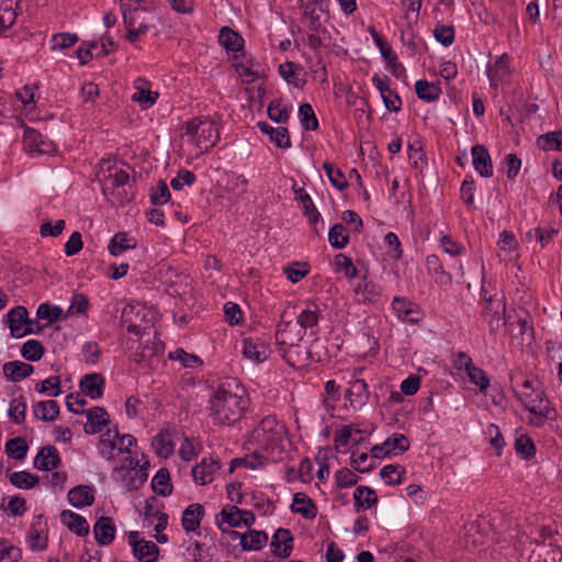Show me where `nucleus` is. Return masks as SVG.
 I'll return each mask as SVG.
<instances>
[{
  "instance_id": "f257e3e1",
  "label": "nucleus",
  "mask_w": 562,
  "mask_h": 562,
  "mask_svg": "<svg viewBox=\"0 0 562 562\" xmlns=\"http://www.w3.org/2000/svg\"><path fill=\"white\" fill-rule=\"evenodd\" d=\"M211 417L214 424L233 425L240 419L247 401L241 396L218 386L210 398Z\"/></svg>"
},
{
  "instance_id": "f03ea898",
  "label": "nucleus",
  "mask_w": 562,
  "mask_h": 562,
  "mask_svg": "<svg viewBox=\"0 0 562 562\" xmlns=\"http://www.w3.org/2000/svg\"><path fill=\"white\" fill-rule=\"evenodd\" d=\"M187 135H190L201 151H209L220 140V131L216 123L209 116H196L183 125Z\"/></svg>"
},
{
  "instance_id": "7ed1b4c3",
  "label": "nucleus",
  "mask_w": 562,
  "mask_h": 562,
  "mask_svg": "<svg viewBox=\"0 0 562 562\" xmlns=\"http://www.w3.org/2000/svg\"><path fill=\"white\" fill-rule=\"evenodd\" d=\"M285 434V426L276 416L268 415L252 430L251 438L263 449L273 451L281 447Z\"/></svg>"
},
{
  "instance_id": "20e7f679",
  "label": "nucleus",
  "mask_w": 562,
  "mask_h": 562,
  "mask_svg": "<svg viewBox=\"0 0 562 562\" xmlns=\"http://www.w3.org/2000/svg\"><path fill=\"white\" fill-rule=\"evenodd\" d=\"M4 323L8 325L11 336L14 338L40 334L44 328V326L33 328V324H37V321L29 318V312L26 307L22 305L11 308L5 315Z\"/></svg>"
},
{
  "instance_id": "39448f33",
  "label": "nucleus",
  "mask_w": 562,
  "mask_h": 562,
  "mask_svg": "<svg viewBox=\"0 0 562 562\" xmlns=\"http://www.w3.org/2000/svg\"><path fill=\"white\" fill-rule=\"evenodd\" d=\"M535 390H526L525 392L518 394L520 402L524 407L535 415L536 426H541L547 419L554 420L558 416L554 408L550 406V402L546 398V394L543 391L537 393V398H539V404H536V400H533Z\"/></svg>"
},
{
  "instance_id": "423d86ee",
  "label": "nucleus",
  "mask_w": 562,
  "mask_h": 562,
  "mask_svg": "<svg viewBox=\"0 0 562 562\" xmlns=\"http://www.w3.org/2000/svg\"><path fill=\"white\" fill-rule=\"evenodd\" d=\"M483 294L484 306L482 310V317L490 327V333H496L501 327V321L505 314L506 304L504 301H494L492 296H487V291L484 286L481 290Z\"/></svg>"
},
{
  "instance_id": "0eeeda50",
  "label": "nucleus",
  "mask_w": 562,
  "mask_h": 562,
  "mask_svg": "<svg viewBox=\"0 0 562 562\" xmlns=\"http://www.w3.org/2000/svg\"><path fill=\"white\" fill-rule=\"evenodd\" d=\"M128 543L133 549V554L140 562H155L159 555V548L153 541L139 538L138 531H130Z\"/></svg>"
},
{
  "instance_id": "6e6552de",
  "label": "nucleus",
  "mask_w": 562,
  "mask_h": 562,
  "mask_svg": "<svg viewBox=\"0 0 562 562\" xmlns=\"http://www.w3.org/2000/svg\"><path fill=\"white\" fill-rule=\"evenodd\" d=\"M291 325V322H284L283 319L278 324L276 331V340L280 346V352L285 361L291 366H295V361L293 360V353H299L300 345L293 342V340H289L285 337L286 328Z\"/></svg>"
},
{
  "instance_id": "1a4fd4ad",
  "label": "nucleus",
  "mask_w": 562,
  "mask_h": 562,
  "mask_svg": "<svg viewBox=\"0 0 562 562\" xmlns=\"http://www.w3.org/2000/svg\"><path fill=\"white\" fill-rule=\"evenodd\" d=\"M60 464L61 458L55 446H44L34 458V468L40 471H50Z\"/></svg>"
},
{
  "instance_id": "9d476101",
  "label": "nucleus",
  "mask_w": 562,
  "mask_h": 562,
  "mask_svg": "<svg viewBox=\"0 0 562 562\" xmlns=\"http://www.w3.org/2000/svg\"><path fill=\"white\" fill-rule=\"evenodd\" d=\"M293 541L294 538L289 529H277L270 543L273 554L282 559L289 558L293 550Z\"/></svg>"
},
{
  "instance_id": "9b49d317",
  "label": "nucleus",
  "mask_w": 562,
  "mask_h": 562,
  "mask_svg": "<svg viewBox=\"0 0 562 562\" xmlns=\"http://www.w3.org/2000/svg\"><path fill=\"white\" fill-rule=\"evenodd\" d=\"M472 164L474 169L483 178L493 176L492 158L487 148L484 145L476 144L471 148Z\"/></svg>"
},
{
  "instance_id": "f8f14e48",
  "label": "nucleus",
  "mask_w": 562,
  "mask_h": 562,
  "mask_svg": "<svg viewBox=\"0 0 562 562\" xmlns=\"http://www.w3.org/2000/svg\"><path fill=\"white\" fill-rule=\"evenodd\" d=\"M86 415L88 423L85 425L83 430L87 435L99 434L110 424L109 414L104 407H92L86 412Z\"/></svg>"
},
{
  "instance_id": "ddd939ff",
  "label": "nucleus",
  "mask_w": 562,
  "mask_h": 562,
  "mask_svg": "<svg viewBox=\"0 0 562 562\" xmlns=\"http://www.w3.org/2000/svg\"><path fill=\"white\" fill-rule=\"evenodd\" d=\"M81 392L90 398H100L103 395L105 379L101 373H88L79 382Z\"/></svg>"
},
{
  "instance_id": "4468645a",
  "label": "nucleus",
  "mask_w": 562,
  "mask_h": 562,
  "mask_svg": "<svg viewBox=\"0 0 562 562\" xmlns=\"http://www.w3.org/2000/svg\"><path fill=\"white\" fill-rule=\"evenodd\" d=\"M116 527L111 517L101 516L94 524L93 533L95 541L101 546H109L115 539Z\"/></svg>"
},
{
  "instance_id": "2eb2a0df",
  "label": "nucleus",
  "mask_w": 562,
  "mask_h": 562,
  "mask_svg": "<svg viewBox=\"0 0 562 562\" xmlns=\"http://www.w3.org/2000/svg\"><path fill=\"white\" fill-rule=\"evenodd\" d=\"M221 468L220 460L204 458L192 469V476L196 484L206 485L213 481V474Z\"/></svg>"
},
{
  "instance_id": "dca6fc26",
  "label": "nucleus",
  "mask_w": 562,
  "mask_h": 562,
  "mask_svg": "<svg viewBox=\"0 0 562 562\" xmlns=\"http://www.w3.org/2000/svg\"><path fill=\"white\" fill-rule=\"evenodd\" d=\"M218 44L223 46L227 53L241 52V55H244L245 41L243 36L237 31L228 26H223L220 30Z\"/></svg>"
},
{
  "instance_id": "f3484780",
  "label": "nucleus",
  "mask_w": 562,
  "mask_h": 562,
  "mask_svg": "<svg viewBox=\"0 0 562 562\" xmlns=\"http://www.w3.org/2000/svg\"><path fill=\"white\" fill-rule=\"evenodd\" d=\"M205 515L204 507L199 503L189 505L182 513L181 525L186 532L196 531Z\"/></svg>"
},
{
  "instance_id": "a211bd4d",
  "label": "nucleus",
  "mask_w": 562,
  "mask_h": 562,
  "mask_svg": "<svg viewBox=\"0 0 562 562\" xmlns=\"http://www.w3.org/2000/svg\"><path fill=\"white\" fill-rule=\"evenodd\" d=\"M392 308L402 321L411 324L419 322V313L415 308V304L406 297L395 296L392 302Z\"/></svg>"
},
{
  "instance_id": "6ab92c4d",
  "label": "nucleus",
  "mask_w": 562,
  "mask_h": 562,
  "mask_svg": "<svg viewBox=\"0 0 562 562\" xmlns=\"http://www.w3.org/2000/svg\"><path fill=\"white\" fill-rule=\"evenodd\" d=\"M257 127L261 133L269 136L271 143H273L277 147L286 149L291 147L290 134L286 127H272L267 122H258Z\"/></svg>"
},
{
  "instance_id": "aec40b11",
  "label": "nucleus",
  "mask_w": 562,
  "mask_h": 562,
  "mask_svg": "<svg viewBox=\"0 0 562 562\" xmlns=\"http://www.w3.org/2000/svg\"><path fill=\"white\" fill-rule=\"evenodd\" d=\"M370 397L368 384L362 379H357L350 383V387L345 393V398L351 406H363Z\"/></svg>"
},
{
  "instance_id": "412c9836",
  "label": "nucleus",
  "mask_w": 562,
  "mask_h": 562,
  "mask_svg": "<svg viewBox=\"0 0 562 562\" xmlns=\"http://www.w3.org/2000/svg\"><path fill=\"white\" fill-rule=\"evenodd\" d=\"M60 520L78 537H85L89 533V524L87 519L77 513L65 509L60 513Z\"/></svg>"
},
{
  "instance_id": "4be33fe9",
  "label": "nucleus",
  "mask_w": 562,
  "mask_h": 562,
  "mask_svg": "<svg viewBox=\"0 0 562 562\" xmlns=\"http://www.w3.org/2000/svg\"><path fill=\"white\" fill-rule=\"evenodd\" d=\"M279 75L286 80L288 83L293 85L295 88H303L306 83L304 78L303 67L294 61H285L279 66Z\"/></svg>"
},
{
  "instance_id": "5701e85b",
  "label": "nucleus",
  "mask_w": 562,
  "mask_h": 562,
  "mask_svg": "<svg viewBox=\"0 0 562 562\" xmlns=\"http://www.w3.org/2000/svg\"><path fill=\"white\" fill-rule=\"evenodd\" d=\"M67 497L74 507L82 508L94 503V491L89 485H77L68 492Z\"/></svg>"
},
{
  "instance_id": "b1692460",
  "label": "nucleus",
  "mask_w": 562,
  "mask_h": 562,
  "mask_svg": "<svg viewBox=\"0 0 562 562\" xmlns=\"http://www.w3.org/2000/svg\"><path fill=\"white\" fill-rule=\"evenodd\" d=\"M291 510L306 519H314L317 515V507L314 501L302 492L294 494Z\"/></svg>"
},
{
  "instance_id": "393cba45",
  "label": "nucleus",
  "mask_w": 562,
  "mask_h": 562,
  "mask_svg": "<svg viewBox=\"0 0 562 562\" xmlns=\"http://www.w3.org/2000/svg\"><path fill=\"white\" fill-rule=\"evenodd\" d=\"M2 370L4 376L11 382H19L29 378L34 372L32 364L18 360L5 362Z\"/></svg>"
},
{
  "instance_id": "a878e982",
  "label": "nucleus",
  "mask_w": 562,
  "mask_h": 562,
  "mask_svg": "<svg viewBox=\"0 0 562 562\" xmlns=\"http://www.w3.org/2000/svg\"><path fill=\"white\" fill-rule=\"evenodd\" d=\"M426 269L429 274L435 278L436 283L439 285H451L452 277L446 272L443 266L437 255H428L426 257Z\"/></svg>"
},
{
  "instance_id": "bb28decb",
  "label": "nucleus",
  "mask_w": 562,
  "mask_h": 562,
  "mask_svg": "<svg viewBox=\"0 0 562 562\" xmlns=\"http://www.w3.org/2000/svg\"><path fill=\"white\" fill-rule=\"evenodd\" d=\"M355 512L359 513L363 508L375 506L379 502L376 492L364 485L357 486L353 492Z\"/></svg>"
},
{
  "instance_id": "cd10ccee",
  "label": "nucleus",
  "mask_w": 562,
  "mask_h": 562,
  "mask_svg": "<svg viewBox=\"0 0 562 562\" xmlns=\"http://www.w3.org/2000/svg\"><path fill=\"white\" fill-rule=\"evenodd\" d=\"M25 138L30 143L32 151L47 155L56 153L55 143L49 139H44L43 135L35 130H26Z\"/></svg>"
},
{
  "instance_id": "c85d7f7f",
  "label": "nucleus",
  "mask_w": 562,
  "mask_h": 562,
  "mask_svg": "<svg viewBox=\"0 0 562 562\" xmlns=\"http://www.w3.org/2000/svg\"><path fill=\"white\" fill-rule=\"evenodd\" d=\"M135 83L136 92L133 94L132 100L145 104L146 108L153 106L159 98V93L151 91L149 89L150 82L144 78H138Z\"/></svg>"
},
{
  "instance_id": "c756f323",
  "label": "nucleus",
  "mask_w": 562,
  "mask_h": 562,
  "mask_svg": "<svg viewBox=\"0 0 562 562\" xmlns=\"http://www.w3.org/2000/svg\"><path fill=\"white\" fill-rule=\"evenodd\" d=\"M60 413L59 404L55 400L40 401L33 405L34 417L43 422H54Z\"/></svg>"
},
{
  "instance_id": "7c9ffc66",
  "label": "nucleus",
  "mask_w": 562,
  "mask_h": 562,
  "mask_svg": "<svg viewBox=\"0 0 562 562\" xmlns=\"http://www.w3.org/2000/svg\"><path fill=\"white\" fill-rule=\"evenodd\" d=\"M415 92L418 99L425 102H435L440 98L442 90L439 81L428 82L420 79L415 82Z\"/></svg>"
},
{
  "instance_id": "2f4dec72",
  "label": "nucleus",
  "mask_w": 562,
  "mask_h": 562,
  "mask_svg": "<svg viewBox=\"0 0 562 562\" xmlns=\"http://www.w3.org/2000/svg\"><path fill=\"white\" fill-rule=\"evenodd\" d=\"M293 190L296 194V199L303 204V214L308 218V222L313 226L315 234H318L316 225L321 220V214L315 207L311 196L304 191V189L294 188Z\"/></svg>"
},
{
  "instance_id": "473e14b6",
  "label": "nucleus",
  "mask_w": 562,
  "mask_h": 562,
  "mask_svg": "<svg viewBox=\"0 0 562 562\" xmlns=\"http://www.w3.org/2000/svg\"><path fill=\"white\" fill-rule=\"evenodd\" d=\"M236 505H226L215 517V524L221 530L222 528L228 527V529L238 528L243 524L240 521V514L235 513Z\"/></svg>"
},
{
  "instance_id": "72a5a7b5",
  "label": "nucleus",
  "mask_w": 562,
  "mask_h": 562,
  "mask_svg": "<svg viewBox=\"0 0 562 562\" xmlns=\"http://www.w3.org/2000/svg\"><path fill=\"white\" fill-rule=\"evenodd\" d=\"M151 488L159 496L167 497L172 494L173 486L167 468L164 467L157 471L151 481Z\"/></svg>"
},
{
  "instance_id": "f704fd0d",
  "label": "nucleus",
  "mask_w": 562,
  "mask_h": 562,
  "mask_svg": "<svg viewBox=\"0 0 562 562\" xmlns=\"http://www.w3.org/2000/svg\"><path fill=\"white\" fill-rule=\"evenodd\" d=\"M530 559L533 562H561L562 551L552 544H538V548L532 550Z\"/></svg>"
},
{
  "instance_id": "c9c22d12",
  "label": "nucleus",
  "mask_w": 562,
  "mask_h": 562,
  "mask_svg": "<svg viewBox=\"0 0 562 562\" xmlns=\"http://www.w3.org/2000/svg\"><path fill=\"white\" fill-rule=\"evenodd\" d=\"M241 539V549L244 551H258L266 547L268 542V533L266 531H258L249 529L244 533Z\"/></svg>"
},
{
  "instance_id": "e433bc0d",
  "label": "nucleus",
  "mask_w": 562,
  "mask_h": 562,
  "mask_svg": "<svg viewBox=\"0 0 562 562\" xmlns=\"http://www.w3.org/2000/svg\"><path fill=\"white\" fill-rule=\"evenodd\" d=\"M119 437H120V431H119L117 426H114L113 428L108 429L100 437L99 445H100V447H102L100 449V452L103 456H106L108 459H110V460L114 459L113 451L115 449L119 450V445L116 442L119 440Z\"/></svg>"
},
{
  "instance_id": "4c0bfd02",
  "label": "nucleus",
  "mask_w": 562,
  "mask_h": 562,
  "mask_svg": "<svg viewBox=\"0 0 562 562\" xmlns=\"http://www.w3.org/2000/svg\"><path fill=\"white\" fill-rule=\"evenodd\" d=\"M136 241L134 238H130L125 232L116 233L108 245V250L112 256H119L127 249H134Z\"/></svg>"
},
{
  "instance_id": "58836bf2",
  "label": "nucleus",
  "mask_w": 562,
  "mask_h": 562,
  "mask_svg": "<svg viewBox=\"0 0 562 562\" xmlns=\"http://www.w3.org/2000/svg\"><path fill=\"white\" fill-rule=\"evenodd\" d=\"M267 347L263 344H256L251 338L243 339V356L247 359L252 360L256 363H260L267 358Z\"/></svg>"
},
{
  "instance_id": "ea45409f",
  "label": "nucleus",
  "mask_w": 562,
  "mask_h": 562,
  "mask_svg": "<svg viewBox=\"0 0 562 562\" xmlns=\"http://www.w3.org/2000/svg\"><path fill=\"white\" fill-rule=\"evenodd\" d=\"M321 311L315 302H306V307L299 314L297 323L303 328H312L318 324Z\"/></svg>"
},
{
  "instance_id": "a19ab883",
  "label": "nucleus",
  "mask_w": 562,
  "mask_h": 562,
  "mask_svg": "<svg viewBox=\"0 0 562 562\" xmlns=\"http://www.w3.org/2000/svg\"><path fill=\"white\" fill-rule=\"evenodd\" d=\"M537 146L544 150H558L562 151V131H552L538 136Z\"/></svg>"
},
{
  "instance_id": "79ce46f5",
  "label": "nucleus",
  "mask_w": 562,
  "mask_h": 562,
  "mask_svg": "<svg viewBox=\"0 0 562 562\" xmlns=\"http://www.w3.org/2000/svg\"><path fill=\"white\" fill-rule=\"evenodd\" d=\"M5 453L14 460H23L29 451V443L23 437L9 439L4 446Z\"/></svg>"
},
{
  "instance_id": "37998d69",
  "label": "nucleus",
  "mask_w": 562,
  "mask_h": 562,
  "mask_svg": "<svg viewBox=\"0 0 562 562\" xmlns=\"http://www.w3.org/2000/svg\"><path fill=\"white\" fill-rule=\"evenodd\" d=\"M41 519H42V515H40L37 517V521H34L31 525L30 530H29L27 540H29V546L32 551H43L47 548V544H48L47 536H45V537L41 536V532H42V530L40 529V526L42 524Z\"/></svg>"
},
{
  "instance_id": "c03bdc74",
  "label": "nucleus",
  "mask_w": 562,
  "mask_h": 562,
  "mask_svg": "<svg viewBox=\"0 0 562 562\" xmlns=\"http://www.w3.org/2000/svg\"><path fill=\"white\" fill-rule=\"evenodd\" d=\"M514 448L516 453L522 457L525 460L533 459L537 452L532 438L527 434H522L516 437Z\"/></svg>"
},
{
  "instance_id": "a18cd8bd",
  "label": "nucleus",
  "mask_w": 562,
  "mask_h": 562,
  "mask_svg": "<svg viewBox=\"0 0 562 562\" xmlns=\"http://www.w3.org/2000/svg\"><path fill=\"white\" fill-rule=\"evenodd\" d=\"M401 40L412 56L423 55L427 50L425 41L416 36L412 27L408 29L407 33L402 32Z\"/></svg>"
},
{
  "instance_id": "49530a36",
  "label": "nucleus",
  "mask_w": 562,
  "mask_h": 562,
  "mask_svg": "<svg viewBox=\"0 0 562 562\" xmlns=\"http://www.w3.org/2000/svg\"><path fill=\"white\" fill-rule=\"evenodd\" d=\"M405 474V468L400 464H387L380 471L381 479L389 485L401 484Z\"/></svg>"
},
{
  "instance_id": "de8ad7c7",
  "label": "nucleus",
  "mask_w": 562,
  "mask_h": 562,
  "mask_svg": "<svg viewBox=\"0 0 562 562\" xmlns=\"http://www.w3.org/2000/svg\"><path fill=\"white\" fill-rule=\"evenodd\" d=\"M8 415L10 419L16 425H22L25 423L26 401L23 395H20L10 402Z\"/></svg>"
},
{
  "instance_id": "09e8293b",
  "label": "nucleus",
  "mask_w": 562,
  "mask_h": 562,
  "mask_svg": "<svg viewBox=\"0 0 562 562\" xmlns=\"http://www.w3.org/2000/svg\"><path fill=\"white\" fill-rule=\"evenodd\" d=\"M44 353L45 347L40 340L30 339L21 347V356L27 361L36 362L43 358Z\"/></svg>"
},
{
  "instance_id": "8fccbe9b",
  "label": "nucleus",
  "mask_w": 562,
  "mask_h": 562,
  "mask_svg": "<svg viewBox=\"0 0 562 562\" xmlns=\"http://www.w3.org/2000/svg\"><path fill=\"white\" fill-rule=\"evenodd\" d=\"M10 483L18 488H32L41 481L40 476L27 471L13 472L10 475Z\"/></svg>"
},
{
  "instance_id": "3c124183",
  "label": "nucleus",
  "mask_w": 562,
  "mask_h": 562,
  "mask_svg": "<svg viewBox=\"0 0 562 562\" xmlns=\"http://www.w3.org/2000/svg\"><path fill=\"white\" fill-rule=\"evenodd\" d=\"M299 117L304 131H316L318 128V120L310 103H302L300 105Z\"/></svg>"
},
{
  "instance_id": "603ef678",
  "label": "nucleus",
  "mask_w": 562,
  "mask_h": 562,
  "mask_svg": "<svg viewBox=\"0 0 562 562\" xmlns=\"http://www.w3.org/2000/svg\"><path fill=\"white\" fill-rule=\"evenodd\" d=\"M283 273L286 276L289 281L297 283L310 273V265L303 261H293L292 263L283 267Z\"/></svg>"
},
{
  "instance_id": "864d4df0",
  "label": "nucleus",
  "mask_w": 562,
  "mask_h": 562,
  "mask_svg": "<svg viewBox=\"0 0 562 562\" xmlns=\"http://www.w3.org/2000/svg\"><path fill=\"white\" fill-rule=\"evenodd\" d=\"M345 231L346 227L339 223L329 228L328 240L333 248L342 249L349 244V235Z\"/></svg>"
},
{
  "instance_id": "5fc2aeb1",
  "label": "nucleus",
  "mask_w": 562,
  "mask_h": 562,
  "mask_svg": "<svg viewBox=\"0 0 562 562\" xmlns=\"http://www.w3.org/2000/svg\"><path fill=\"white\" fill-rule=\"evenodd\" d=\"M381 56L385 59L386 65L389 69L391 70L392 75L395 77H398L403 71V66L397 61L396 54L392 50L391 46L385 42L381 44V46H378Z\"/></svg>"
},
{
  "instance_id": "6e6d98bb",
  "label": "nucleus",
  "mask_w": 562,
  "mask_h": 562,
  "mask_svg": "<svg viewBox=\"0 0 562 562\" xmlns=\"http://www.w3.org/2000/svg\"><path fill=\"white\" fill-rule=\"evenodd\" d=\"M323 169L325 170L330 183L339 191H342L348 188V181L346 180L345 175L339 168H335V166L325 161L323 164Z\"/></svg>"
},
{
  "instance_id": "4d7b16f0",
  "label": "nucleus",
  "mask_w": 562,
  "mask_h": 562,
  "mask_svg": "<svg viewBox=\"0 0 562 562\" xmlns=\"http://www.w3.org/2000/svg\"><path fill=\"white\" fill-rule=\"evenodd\" d=\"M35 391L41 394H47L53 397H57L61 393L60 389V376L53 375L44 381L35 384Z\"/></svg>"
},
{
  "instance_id": "13d9d810",
  "label": "nucleus",
  "mask_w": 562,
  "mask_h": 562,
  "mask_svg": "<svg viewBox=\"0 0 562 562\" xmlns=\"http://www.w3.org/2000/svg\"><path fill=\"white\" fill-rule=\"evenodd\" d=\"M171 198L168 184L165 180L160 179L157 182V186L150 188L149 190V200L154 205H161L167 203Z\"/></svg>"
},
{
  "instance_id": "bf43d9fd",
  "label": "nucleus",
  "mask_w": 562,
  "mask_h": 562,
  "mask_svg": "<svg viewBox=\"0 0 562 562\" xmlns=\"http://www.w3.org/2000/svg\"><path fill=\"white\" fill-rule=\"evenodd\" d=\"M153 447L159 457L168 458L173 452V443L169 434L159 432L153 438Z\"/></svg>"
},
{
  "instance_id": "052dcab7",
  "label": "nucleus",
  "mask_w": 562,
  "mask_h": 562,
  "mask_svg": "<svg viewBox=\"0 0 562 562\" xmlns=\"http://www.w3.org/2000/svg\"><path fill=\"white\" fill-rule=\"evenodd\" d=\"M169 359H177L181 362L184 368H198L202 366L203 361L201 358L193 353H188L182 348H178L176 351L169 353Z\"/></svg>"
},
{
  "instance_id": "680f3d73",
  "label": "nucleus",
  "mask_w": 562,
  "mask_h": 562,
  "mask_svg": "<svg viewBox=\"0 0 562 562\" xmlns=\"http://www.w3.org/2000/svg\"><path fill=\"white\" fill-rule=\"evenodd\" d=\"M510 74L509 70V56L507 54L501 55L493 68L487 69L490 80L493 82L496 77L503 78Z\"/></svg>"
},
{
  "instance_id": "e2e57ef3",
  "label": "nucleus",
  "mask_w": 562,
  "mask_h": 562,
  "mask_svg": "<svg viewBox=\"0 0 562 562\" xmlns=\"http://www.w3.org/2000/svg\"><path fill=\"white\" fill-rule=\"evenodd\" d=\"M281 99H274L268 106V116L276 123H285L290 117V112L286 108L281 106Z\"/></svg>"
},
{
  "instance_id": "0e129e2a",
  "label": "nucleus",
  "mask_w": 562,
  "mask_h": 562,
  "mask_svg": "<svg viewBox=\"0 0 562 562\" xmlns=\"http://www.w3.org/2000/svg\"><path fill=\"white\" fill-rule=\"evenodd\" d=\"M335 267L338 271H344L345 276L349 279H353L358 276V270L355 267L350 257L345 254H338L334 258Z\"/></svg>"
},
{
  "instance_id": "69168bd1",
  "label": "nucleus",
  "mask_w": 562,
  "mask_h": 562,
  "mask_svg": "<svg viewBox=\"0 0 562 562\" xmlns=\"http://www.w3.org/2000/svg\"><path fill=\"white\" fill-rule=\"evenodd\" d=\"M79 41V37L75 33L64 32L53 35L52 37V49H66L74 46Z\"/></svg>"
},
{
  "instance_id": "338daca9",
  "label": "nucleus",
  "mask_w": 562,
  "mask_h": 562,
  "mask_svg": "<svg viewBox=\"0 0 562 562\" xmlns=\"http://www.w3.org/2000/svg\"><path fill=\"white\" fill-rule=\"evenodd\" d=\"M465 371L470 381L477 385L482 392L490 386V378L483 369L473 364L470 368H467Z\"/></svg>"
},
{
  "instance_id": "774afa93",
  "label": "nucleus",
  "mask_w": 562,
  "mask_h": 562,
  "mask_svg": "<svg viewBox=\"0 0 562 562\" xmlns=\"http://www.w3.org/2000/svg\"><path fill=\"white\" fill-rule=\"evenodd\" d=\"M9 559L11 562H19L22 559V550L9 544L8 539L0 538V562Z\"/></svg>"
}]
</instances>
